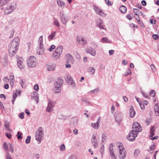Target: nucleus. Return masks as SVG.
<instances>
[{
  "label": "nucleus",
  "instance_id": "obj_18",
  "mask_svg": "<svg viewBox=\"0 0 159 159\" xmlns=\"http://www.w3.org/2000/svg\"><path fill=\"white\" fill-rule=\"evenodd\" d=\"M56 65L55 64L47 65L46 66V68L48 71H53L56 67Z\"/></svg>",
  "mask_w": 159,
  "mask_h": 159
},
{
  "label": "nucleus",
  "instance_id": "obj_64",
  "mask_svg": "<svg viewBox=\"0 0 159 159\" xmlns=\"http://www.w3.org/2000/svg\"><path fill=\"white\" fill-rule=\"evenodd\" d=\"M106 3L108 5H111L112 4V2H109V0H105Z\"/></svg>",
  "mask_w": 159,
  "mask_h": 159
},
{
  "label": "nucleus",
  "instance_id": "obj_61",
  "mask_svg": "<svg viewBox=\"0 0 159 159\" xmlns=\"http://www.w3.org/2000/svg\"><path fill=\"white\" fill-rule=\"evenodd\" d=\"M13 99L12 100V104H14V102L16 98V97L17 96V94H16V93H15V94H13Z\"/></svg>",
  "mask_w": 159,
  "mask_h": 159
},
{
  "label": "nucleus",
  "instance_id": "obj_35",
  "mask_svg": "<svg viewBox=\"0 0 159 159\" xmlns=\"http://www.w3.org/2000/svg\"><path fill=\"white\" fill-rule=\"evenodd\" d=\"M88 71L89 73L91 72L92 75H93L95 72V69L93 67H91L88 68Z\"/></svg>",
  "mask_w": 159,
  "mask_h": 159
},
{
  "label": "nucleus",
  "instance_id": "obj_51",
  "mask_svg": "<svg viewBox=\"0 0 159 159\" xmlns=\"http://www.w3.org/2000/svg\"><path fill=\"white\" fill-rule=\"evenodd\" d=\"M9 145L10 147V150H11L12 153H13L14 152V148L12 144L10 143L9 144Z\"/></svg>",
  "mask_w": 159,
  "mask_h": 159
},
{
  "label": "nucleus",
  "instance_id": "obj_60",
  "mask_svg": "<svg viewBox=\"0 0 159 159\" xmlns=\"http://www.w3.org/2000/svg\"><path fill=\"white\" fill-rule=\"evenodd\" d=\"M21 134L20 132H17V137L18 139H22V138L21 136Z\"/></svg>",
  "mask_w": 159,
  "mask_h": 159
},
{
  "label": "nucleus",
  "instance_id": "obj_39",
  "mask_svg": "<svg viewBox=\"0 0 159 159\" xmlns=\"http://www.w3.org/2000/svg\"><path fill=\"white\" fill-rule=\"evenodd\" d=\"M97 141L96 138V137L94 134L93 135L91 138V143L93 144L94 143L97 142Z\"/></svg>",
  "mask_w": 159,
  "mask_h": 159
},
{
  "label": "nucleus",
  "instance_id": "obj_22",
  "mask_svg": "<svg viewBox=\"0 0 159 159\" xmlns=\"http://www.w3.org/2000/svg\"><path fill=\"white\" fill-rule=\"evenodd\" d=\"M61 55V54L55 51L53 52L52 57L54 59L57 60L60 58Z\"/></svg>",
  "mask_w": 159,
  "mask_h": 159
},
{
  "label": "nucleus",
  "instance_id": "obj_15",
  "mask_svg": "<svg viewBox=\"0 0 159 159\" xmlns=\"http://www.w3.org/2000/svg\"><path fill=\"white\" fill-rule=\"evenodd\" d=\"M93 8L97 14L102 16H106V14L100 8L94 6H93Z\"/></svg>",
  "mask_w": 159,
  "mask_h": 159
},
{
  "label": "nucleus",
  "instance_id": "obj_40",
  "mask_svg": "<svg viewBox=\"0 0 159 159\" xmlns=\"http://www.w3.org/2000/svg\"><path fill=\"white\" fill-rule=\"evenodd\" d=\"M100 151L101 154L102 156L104 154V146L103 145H101Z\"/></svg>",
  "mask_w": 159,
  "mask_h": 159
},
{
  "label": "nucleus",
  "instance_id": "obj_27",
  "mask_svg": "<svg viewBox=\"0 0 159 159\" xmlns=\"http://www.w3.org/2000/svg\"><path fill=\"white\" fill-rule=\"evenodd\" d=\"M38 43L39 47L43 46V36H40L39 38Z\"/></svg>",
  "mask_w": 159,
  "mask_h": 159
},
{
  "label": "nucleus",
  "instance_id": "obj_56",
  "mask_svg": "<svg viewBox=\"0 0 159 159\" xmlns=\"http://www.w3.org/2000/svg\"><path fill=\"white\" fill-rule=\"evenodd\" d=\"M10 80L11 81V83L13 82L14 80V77L13 75H10L9 76Z\"/></svg>",
  "mask_w": 159,
  "mask_h": 159
},
{
  "label": "nucleus",
  "instance_id": "obj_37",
  "mask_svg": "<svg viewBox=\"0 0 159 159\" xmlns=\"http://www.w3.org/2000/svg\"><path fill=\"white\" fill-rule=\"evenodd\" d=\"M81 101L85 103L87 105H89L90 104V103L88 101V99L87 98H82L81 99Z\"/></svg>",
  "mask_w": 159,
  "mask_h": 159
},
{
  "label": "nucleus",
  "instance_id": "obj_1",
  "mask_svg": "<svg viewBox=\"0 0 159 159\" xmlns=\"http://www.w3.org/2000/svg\"><path fill=\"white\" fill-rule=\"evenodd\" d=\"M20 40L19 37H17L13 39L8 47L9 55L13 57L16 53L19 45Z\"/></svg>",
  "mask_w": 159,
  "mask_h": 159
},
{
  "label": "nucleus",
  "instance_id": "obj_25",
  "mask_svg": "<svg viewBox=\"0 0 159 159\" xmlns=\"http://www.w3.org/2000/svg\"><path fill=\"white\" fill-rule=\"evenodd\" d=\"M154 111L157 116H159V108L157 103H156L154 107Z\"/></svg>",
  "mask_w": 159,
  "mask_h": 159
},
{
  "label": "nucleus",
  "instance_id": "obj_44",
  "mask_svg": "<svg viewBox=\"0 0 159 159\" xmlns=\"http://www.w3.org/2000/svg\"><path fill=\"white\" fill-rule=\"evenodd\" d=\"M135 15H139V11L138 9L134 8L133 10Z\"/></svg>",
  "mask_w": 159,
  "mask_h": 159
},
{
  "label": "nucleus",
  "instance_id": "obj_7",
  "mask_svg": "<svg viewBox=\"0 0 159 159\" xmlns=\"http://www.w3.org/2000/svg\"><path fill=\"white\" fill-rule=\"evenodd\" d=\"M16 7V4L12 5V4L8 5L4 10L5 14L7 15L14 11Z\"/></svg>",
  "mask_w": 159,
  "mask_h": 159
},
{
  "label": "nucleus",
  "instance_id": "obj_5",
  "mask_svg": "<svg viewBox=\"0 0 159 159\" xmlns=\"http://www.w3.org/2000/svg\"><path fill=\"white\" fill-rule=\"evenodd\" d=\"M65 80L66 82L70 84L72 87H74L76 86V84L75 81L70 75L67 74L65 76Z\"/></svg>",
  "mask_w": 159,
  "mask_h": 159
},
{
  "label": "nucleus",
  "instance_id": "obj_20",
  "mask_svg": "<svg viewBox=\"0 0 159 159\" xmlns=\"http://www.w3.org/2000/svg\"><path fill=\"white\" fill-rule=\"evenodd\" d=\"M66 61L67 63H71L73 61V57L69 54L67 55L66 56Z\"/></svg>",
  "mask_w": 159,
  "mask_h": 159
},
{
  "label": "nucleus",
  "instance_id": "obj_58",
  "mask_svg": "<svg viewBox=\"0 0 159 159\" xmlns=\"http://www.w3.org/2000/svg\"><path fill=\"white\" fill-rule=\"evenodd\" d=\"M113 145L112 143H111L109 145V151L110 152H113Z\"/></svg>",
  "mask_w": 159,
  "mask_h": 159
},
{
  "label": "nucleus",
  "instance_id": "obj_43",
  "mask_svg": "<svg viewBox=\"0 0 159 159\" xmlns=\"http://www.w3.org/2000/svg\"><path fill=\"white\" fill-rule=\"evenodd\" d=\"M107 139V135L105 134H102V142H105Z\"/></svg>",
  "mask_w": 159,
  "mask_h": 159
},
{
  "label": "nucleus",
  "instance_id": "obj_28",
  "mask_svg": "<svg viewBox=\"0 0 159 159\" xmlns=\"http://www.w3.org/2000/svg\"><path fill=\"white\" fill-rule=\"evenodd\" d=\"M63 47L61 46L60 45L58 46L56 49L55 50L56 51L59 53L60 54H62V51L63 50Z\"/></svg>",
  "mask_w": 159,
  "mask_h": 159
},
{
  "label": "nucleus",
  "instance_id": "obj_59",
  "mask_svg": "<svg viewBox=\"0 0 159 159\" xmlns=\"http://www.w3.org/2000/svg\"><path fill=\"white\" fill-rule=\"evenodd\" d=\"M6 159H12L11 155L8 153L6 154Z\"/></svg>",
  "mask_w": 159,
  "mask_h": 159
},
{
  "label": "nucleus",
  "instance_id": "obj_57",
  "mask_svg": "<svg viewBox=\"0 0 159 159\" xmlns=\"http://www.w3.org/2000/svg\"><path fill=\"white\" fill-rule=\"evenodd\" d=\"M25 114L24 112H22L19 115V116L21 119H23L24 118V115Z\"/></svg>",
  "mask_w": 159,
  "mask_h": 159
},
{
  "label": "nucleus",
  "instance_id": "obj_29",
  "mask_svg": "<svg viewBox=\"0 0 159 159\" xmlns=\"http://www.w3.org/2000/svg\"><path fill=\"white\" fill-rule=\"evenodd\" d=\"M53 90L55 93H60L61 91V88L54 86Z\"/></svg>",
  "mask_w": 159,
  "mask_h": 159
},
{
  "label": "nucleus",
  "instance_id": "obj_34",
  "mask_svg": "<svg viewBox=\"0 0 159 159\" xmlns=\"http://www.w3.org/2000/svg\"><path fill=\"white\" fill-rule=\"evenodd\" d=\"M126 7L124 6H122L120 8V10L121 12L124 13L126 12Z\"/></svg>",
  "mask_w": 159,
  "mask_h": 159
},
{
  "label": "nucleus",
  "instance_id": "obj_36",
  "mask_svg": "<svg viewBox=\"0 0 159 159\" xmlns=\"http://www.w3.org/2000/svg\"><path fill=\"white\" fill-rule=\"evenodd\" d=\"M9 2V1H7V0H0V6H4Z\"/></svg>",
  "mask_w": 159,
  "mask_h": 159
},
{
  "label": "nucleus",
  "instance_id": "obj_19",
  "mask_svg": "<svg viewBox=\"0 0 159 159\" xmlns=\"http://www.w3.org/2000/svg\"><path fill=\"white\" fill-rule=\"evenodd\" d=\"M100 118H99L97 122L95 123H91V126L95 129H98L99 126V120Z\"/></svg>",
  "mask_w": 159,
  "mask_h": 159
},
{
  "label": "nucleus",
  "instance_id": "obj_8",
  "mask_svg": "<svg viewBox=\"0 0 159 159\" xmlns=\"http://www.w3.org/2000/svg\"><path fill=\"white\" fill-rule=\"evenodd\" d=\"M59 15L61 17V22L64 25H65L67 24L68 20L64 14V12L63 10H61L59 12Z\"/></svg>",
  "mask_w": 159,
  "mask_h": 159
},
{
  "label": "nucleus",
  "instance_id": "obj_24",
  "mask_svg": "<svg viewBox=\"0 0 159 159\" xmlns=\"http://www.w3.org/2000/svg\"><path fill=\"white\" fill-rule=\"evenodd\" d=\"M63 84V80L60 79L57 81L55 83L54 86H57V87H61Z\"/></svg>",
  "mask_w": 159,
  "mask_h": 159
},
{
  "label": "nucleus",
  "instance_id": "obj_53",
  "mask_svg": "<svg viewBox=\"0 0 159 159\" xmlns=\"http://www.w3.org/2000/svg\"><path fill=\"white\" fill-rule=\"evenodd\" d=\"M55 48V46L54 45H52L50 47L48 48V50L50 52L52 51Z\"/></svg>",
  "mask_w": 159,
  "mask_h": 159
},
{
  "label": "nucleus",
  "instance_id": "obj_55",
  "mask_svg": "<svg viewBox=\"0 0 159 159\" xmlns=\"http://www.w3.org/2000/svg\"><path fill=\"white\" fill-rule=\"evenodd\" d=\"M155 145L154 144H153L151 145L148 149V151H150L151 150H153L155 148Z\"/></svg>",
  "mask_w": 159,
  "mask_h": 159
},
{
  "label": "nucleus",
  "instance_id": "obj_30",
  "mask_svg": "<svg viewBox=\"0 0 159 159\" xmlns=\"http://www.w3.org/2000/svg\"><path fill=\"white\" fill-rule=\"evenodd\" d=\"M33 98L36 99L37 103H38L39 101V95L38 93L34 91L33 92Z\"/></svg>",
  "mask_w": 159,
  "mask_h": 159
},
{
  "label": "nucleus",
  "instance_id": "obj_38",
  "mask_svg": "<svg viewBox=\"0 0 159 159\" xmlns=\"http://www.w3.org/2000/svg\"><path fill=\"white\" fill-rule=\"evenodd\" d=\"M78 119L76 118H73L71 119V122H73V125H77Z\"/></svg>",
  "mask_w": 159,
  "mask_h": 159
},
{
  "label": "nucleus",
  "instance_id": "obj_2",
  "mask_svg": "<svg viewBox=\"0 0 159 159\" xmlns=\"http://www.w3.org/2000/svg\"><path fill=\"white\" fill-rule=\"evenodd\" d=\"M28 66L30 68L35 67L37 65V60L34 56H30L28 57L27 61Z\"/></svg>",
  "mask_w": 159,
  "mask_h": 159
},
{
  "label": "nucleus",
  "instance_id": "obj_32",
  "mask_svg": "<svg viewBox=\"0 0 159 159\" xmlns=\"http://www.w3.org/2000/svg\"><path fill=\"white\" fill-rule=\"evenodd\" d=\"M155 128L154 127H152L151 128L150 131V134L151 135L149 136V138L152 137V136L155 135Z\"/></svg>",
  "mask_w": 159,
  "mask_h": 159
},
{
  "label": "nucleus",
  "instance_id": "obj_23",
  "mask_svg": "<svg viewBox=\"0 0 159 159\" xmlns=\"http://www.w3.org/2000/svg\"><path fill=\"white\" fill-rule=\"evenodd\" d=\"M135 112L134 111V107L131 106L129 109V115L130 117L131 118L134 117L135 115Z\"/></svg>",
  "mask_w": 159,
  "mask_h": 159
},
{
  "label": "nucleus",
  "instance_id": "obj_48",
  "mask_svg": "<svg viewBox=\"0 0 159 159\" xmlns=\"http://www.w3.org/2000/svg\"><path fill=\"white\" fill-rule=\"evenodd\" d=\"M133 17V15L131 14H129L126 16V18L129 20H131Z\"/></svg>",
  "mask_w": 159,
  "mask_h": 159
},
{
  "label": "nucleus",
  "instance_id": "obj_50",
  "mask_svg": "<svg viewBox=\"0 0 159 159\" xmlns=\"http://www.w3.org/2000/svg\"><path fill=\"white\" fill-rule=\"evenodd\" d=\"M5 151H7L8 149V146L7 143L6 142L4 143H3V147Z\"/></svg>",
  "mask_w": 159,
  "mask_h": 159
},
{
  "label": "nucleus",
  "instance_id": "obj_10",
  "mask_svg": "<svg viewBox=\"0 0 159 159\" xmlns=\"http://www.w3.org/2000/svg\"><path fill=\"white\" fill-rule=\"evenodd\" d=\"M96 25L101 29H105V26L103 21L100 18H98L96 20Z\"/></svg>",
  "mask_w": 159,
  "mask_h": 159
},
{
  "label": "nucleus",
  "instance_id": "obj_14",
  "mask_svg": "<svg viewBox=\"0 0 159 159\" xmlns=\"http://www.w3.org/2000/svg\"><path fill=\"white\" fill-rule=\"evenodd\" d=\"M86 52L90 54L93 56H95L96 55L95 50L91 47H89L87 48Z\"/></svg>",
  "mask_w": 159,
  "mask_h": 159
},
{
  "label": "nucleus",
  "instance_id": "obj_47",
  "mask_svg": "<svg viewBox=\"0 0 159 159\" xmlns=\"http://www.w3.org/2000/svg\"><path fill=\"white\" fill-rule=\"evenodd\" d=\"M150 95L151 96L154 97L155 96V92L153 90H151L150 92Z\"/></svg>",
  "mask_w": 159,
  "mask_h": 159
},
{
  "label": "nucleus",
  "instance_id": "obj_21",
  "mask_svg": "<svg viewBox=\"0 0 159 159\" xmlns=\"http://www.w3.org/2000/svg\"><path fill=\"white\" fill-rule=\"evenodd\" d=\"M56 33L57 32L56 31L52 32L48 36V39L49 41L54 39Z\"/></svg>",
  "mask_w": 159,
  "mask_h": 159
},
{
  "label": "nucleus",
  "instance_id": "obj_54",
  "mask_svg": "<svg viewBox=\"0 0 159 159\" xmlns=\"http://www.w3.org/2000/svg\"><path fill=\"white\" fill-rule=\"evenodd\" d=\"M60 149L61 151H64L65 150V147L64 144L61 145L60 147Z\"/></svg>",
  "mask_w": 159,
  "mask_h": 159
},
{
  "label": "nucleus",
  "instance_id": "obj_63",
  "mask_svg": "<svg viewBox=\"0 0 159 159\" xmlns=\"http://www.w3.org/2000/svg\"><path fill=\"white\" fill-rule=\"evenodd\" d=\"M20 84L22 88H24L25 86L24 85V80L22 79H21L20 81Z\"/></svg>",
  "mask_w": 159,
  "mask_h": 159
},
{
  "label": "nucleus",
  "instance_id": "obj_11",
  "mask_svg": "<svg viewBox=\"0 0 159 159\" xmlns=\"http://www.w3.org/2000/svg\"><path fill=\"white\" fill-rule=\"evenodd\" d=\"M77 41L79 44H85L87 43L86 40L81 35H77L76 37Z\"/></svg>",
  "mask_w": 159,
  "mask_h": 159
},
{
  "label": "nucleus",
  "instance_id": "obj_33",
  "mask_svg": "<svg viewBox=\"0 0 159 159\" xmlns=\"http://www.w3.org/2000/svg\"><path fill=\"white\" fill-rule=\"evenodd\" d=\"M101 42L103 43H111V41L109 40L107 38L104 37L101 40Z\"/></svg>",
  "mask_w": 159,
  "mask_h": 159
},
{
  "label": "nucleus",
  "instance_id": "obj_46",
  "mask_svg": "<svg viewBox=\"0 0 159 159\" xmlns=\"http://www.w3.org/2000/svg\"><path fill=\"white\" fill-rule=\"evenodd\" d=\"M110 153L111 158L112 159H116V157L114 155L113 151L110 152Z\"/></svg>",
  "mask_w": 159,
  "mask_h": 159
},
{
  "label": "nucleus",
  "instance_id": "obj_6",
  "mask_svg": "<svg viewBox=\"0 0 159 159\" xmlns=\"http://www.w3.org/2000/svg\"><path fill=\"white\" fill-rule=\"evenodd\" d=\"M132 128L133 129L132 130L137 133L141 131L142 129L140 125L138 122H135Z\"/></svg>",
  "mask_w": 159,
  "mask_h": 159
},
{
  "label": "nucleus",
  "instance_id": "obj_31",
  "mask_svg": "<svg viewBox=\"0 0 159 159\" xmlns=\"http://www.w3.org/2000/svg\"><path fill=\"white\" fill-rule=\"evenodd\" d=\"M4 126L6 128L7 130L11 131V129L9 128V123L7 120L5 121Z\"/></svg>",
  "mask_w": 159,
  "mask_h": 159
},
{
  "label": "nucleus",
  "instance_id": "obj_49",
  "mask_svg": "<svg viewBox=\"0 0 159 159\" xmlns=\"http://www.w3.org/2000/svg\"><path fill=\"white\" fill-rule=\"evenodd\" d=\"M67 159H78V157L74 155L70 156Z\"/></svg>",
  "mask_w": 159,
  "mask_h": 159
},
{
  "label": "nucleus",
  "instance_id": "obj_9",
  "mask_svg": "<svg viewBox=\"0 0 159 159\" xmlns=\"http://www.w3.org/2000/svg\"><path fill=\"white\" fill-rule=\"evenodd\" d=\"M138 133L131 130L129 133L127 138L130 141H133L135 140V138L137 137Z\"/></svg>",
  "mask_w": 159,
  "mask_h": 159
},
{
  "label": "nucleus",
  "instance_id": "obj_26",
  "mask_svg": "<svg viewBox=\"0 0 159 159\" xmlns=\"http://www.w3.org/2000/svg\"><path fill=\"white\" fill-rule=\"evenodd\" d=\"M57 3L59 7L62 9L64 8L65 3L61 0H57Z\"/></svg>",
  "mask_w": 159,
  "mask_h": 159
},
{
  "label": "nucleus",
  "instance_id": "obj_52",
  "mask_svg": "<svg viewBox=\"0 0 159 159\" xmlns=\"http://www.w3.org/2000/svg\"><path fill=\"white\" fill-rule=\"evenodd\" d=\"M31 139V137L30 136H28L26 139L25 140V143H30V142Z\"/></svg>",
  "mask_w": 159,
  "mask_h": 159
},
{
  "label": "nucleus",
  "instance_id": "obj_13",
  "mask_svg": "<svg viewBox=\"0 0 159 159\" xmlns=\"http://www.w3.org/2000/svg\"><path fill=\"white\" fill-rule=\"evenodd\" d=\"M23 60L21 57H19L17 59V64L18 67L20 69H23L24 65L23 63Z\"/></svg>",
  "mask_w": 159,
  "mask_h": 159
},
{
  "label": "nucleus",
  "instance_id": "obj_45",
  "mask_svg": "<svg viewBox=\"0 0 159 159\" xmlns=\"http://www.w3.org/2000/svg\"><path fill=\"white\" fill-rule=\"evenodd\" d=\"M54 24L57 27H59L60 26L59 23L57 19H55L54 20Z\"/></svg>",
  "mask_w": 159,
  "mask_h": 159
},
{
  "label": "nucleus",
  "instance_id": "obj_17",
  "mask_svg": "<svg viewBox=\"0 0 159 159\" xmlns=\"http://www.w3.org/2000/svg\"><path fill=\"white\" fill-rule=\"evenodd\" d=\"M44 49L43 46L38 47L37 50V53L39 55H42L44 53Z\"/></svg>",
  "mask_w": 159,
  "mask_h": 159
},
{
  "label": "nucleus",
  "instance_id": "obj_12",
  "mask_svg": "<svg viewBox=\"0 0 159 159\" xmlns=\"http://www.w3.org/2000/svg\"><path fill=\"white\" fill-rule=\"evenodd\" d=\"M55 104L54 102L49 101L48 103L46 111L49 113L52 111L53 110Z\"/></svg>",
  "mask_w": 159,
  "mask_h": 159
},
{
  "label": "nucleus",
  "instance_id": "obj_62",
  "mask_svg": "<svg viewBox=\"0 0 159 159\" xmlns=\"http://www.w3.org/2000/svg\"><path fill=\"white\" fill-rule=\"evenodd\" d=\"M152 37L154 39H158L159 38V36L157 34H154L152 35Z\"/></svg>",
  "mask_w": 159,
  "mask_h": 159
},
{
  "label": "nucleus",
  "instance_id": "obj_16",
  "mask_svg": "<svg viewBox=\"0 0 159 159\" xmlns=\"http://www.w3.org/2000/svg\"><path fill=\"white\" fill-rule=\"evenodd\" d=\"M115 120L119 124L122 120V116L120 113H116L115 115Z\"/></svg>",
  "mask_w": 159,
  "mask_h": 159
},
{
  "label": "nucleus",
  "instance_id": "obj_4",
  "mask_svg": "<svg viewBox=\"0 0 159 159\" xmlns=\"http://www.w3.org/2000/svg\"><path fill=\"white\" fill-rule=\"evenodd\" d=\"M123 146V144L121 143H119L118 145L119 151V157L120 159H124L126 156V152Z\"/></svg>",
  "mask_w": 159,
  "mask_h": 159
},
{
  "label": "nucleus",
  "instance_id": "obj_41",
  "mask_svg": "<svg viewBox=\"0 0 159 159\" xmlns=\"http://www.w3.org/2000/svg\"><path fill=\"white\" fill-rule=\"evenodd\" d=\"M131 70L129 68H128L126 70V72L124 73V76H127L128 75L131 74Z\"/></svg>",
  "mask_w": 159,
  "mask_h": 159
},
{
  "label": "nucleus",
  "instance_id": "obj_42",
  "mask_svg": "<svg viewBox=\"0 0 159 159\" xmlns=\"http://www.w3.org/2000/svg\"><path fill=\"white\" fill-rule=\"evenodd\" d=\"M140 152L139 149H137L134 152V155L135 157H137L139 154Z\"/></svg>",
  "mask_w": 159,
  "mask_h": 159
},
{
  "label": "nucleus",
  "instance_id": "obj_3",
  "mask_svg": "<svg viewBox=\"0 0 159 159\" xmlns=\"http://www.w3.org/2000/svg\"><path fill=\"white\" fill-rule=\"evenodd\" d=\"M43 134V132L42 128L41 127H39L35 133L36 140L39 142L38 143H40L41 141Z\"/></svg>",
  "mask_w": 159,
  "mask_h": 159
}]
</instances>
